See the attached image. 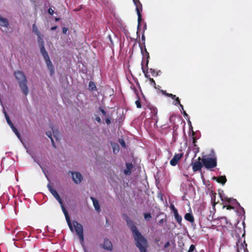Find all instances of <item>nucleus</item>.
<instances>
[{
    "label": "nucleus",
    "mask_w": 252,
    "mask_h": 252,
    "mask_svg": "<svg viewBox=\"0 0 252 252\" xmlns=\"http://www.w3.org/2000/svg\"><path fill=\"white\" fill-rule=\"evenodd\" d=\"M125 220L132 233L136 246L139 249L140 252H147L148 241L147 239L138 231L133 221L127 216H126Z\"/></svg>",
    "instance_id": "f257e3e1"
},
{
    "label": "nucleus",
    "mask_w": 252,
    "mask_h": 252,
    "mask_svg": "<svg viewBox=\"0 0 252 252\" xmlns=\"http://www.w3.org/2000/svg\"><path fill=\"white\" fill-rule=\"evenodd\" d=\"M14 75L19 83L23 94L27 96L29 93V90L27 86V80L25 74L22 71L17 70L14 72Z\"/></svg>",
    "instance_id": "f03ea898"
},
{
    "label": "nucleus",
    "mask_w": 252,
    "mask_h": 252,
    "mask_svg": "<svg viewBox=\"0 0 252 252\" xmlns=\"http://www.w3.org/2000/svg\"><path fill=\"white\" fill-rule=\"evenodd\" d=\"M204 167L207 169H211L216 167L217 165V159L215 158H205L201 159Z\"/></svg>",
    "instance_id": "7ed1b4c3"
},
{
    "label": "nucleus",
    "mask_w": 252,
    "mask_h": 252,
    "mask_svg": "<svg viewBox=\"0 0 252 252\" xmlns=\"http://www.w3.org/2000/svg\"><path fill=\"white\" fill-rule=\"evenodd\" d=\"M73 223L76 234L80 239V243L82 245H83L84 243V234L83 226L82 225V224L78 223L76 221H74L73 222Z\"/></svg>",
    "instance_id": "20e7f679"
},
{
    "label": "nucleus",
    "mask_w": 252,
    "mask_h": 252,
    "mask_svg": "<svg viewBox=\"0 0 252 252\" xmlns=\"http://www.w3.org/2000/svg\"><path fill=\"white\" fill-rule=\"evenodd\" d=\"M134 2L136 10L137 11V14L138 16V26L137 29H139L140 26V22L142 20V15L141 14V11H142V5L139 0H132Z\"/></svg>",
    "instance_id": "39448f33"
},
{
    "label": "nucleus",
    "mask_w": 252,
    "mask_h": 252,
    "mask_svg": "<svg viewBox=\"0 0 252 252\" xmlns=\"http://www.w3.org/2000/svg\"><path fill=\"white\" fill-rule=\"evenodd\" d=\"M202 158L200 157L198 158V160L191 163L192 170L193 172L201 171L203 166L202 162H201Z\"/></svg>",
    "instance_id": "423d86ee"
},
{
    "label": "nucleus",
    "mask_w": 252,
    "mask_h": 252,
    "mask_svg": "<svg viewBox=\"0 0 252 252\" xmlns=\"http://www.w3.org/2000/svg\"><path fill=\"white\" fill-rule=\"evenodd\" d=\"M4 114L6 122L8 123V125L10 126L13 131L15 133V134L18 137V138L20 139V134L18 129L15 127L13 123L11 122L9 117L8 116L6 112H4Z\"/></svg>",
    "instance_id": "0eeeda50"
},
{
    "label": "nucleus",
    "mask_w": 252,
    "mask_h": 252,
    "mask_svg": "<svg viewBox=\"0 0 252 252\" xmlns=\"http://www.w3.org/2000/svg\"><path fill=\"white\" fill-rule=\"evenodd\" d=\"M60 205L61 206L62 210L65 216V219H66V222L67 223V224H68L70 230L71 231H73V227L71 224L68 213L67 211H66V209L65 208L64 206H63V202H62V204H60Z\"/></svg>",
    "instance_id": "6e6552de"
},
{
    "label": "nucleus",
    "mask_w": 252,
    "mask_h": 252,
    "mask_svg": "<svg viewBox=\"0 0 252 252\" xmlns=\"http://www.w3.org/2000/svg\"><path fill=\"white\" fill-rule=\"evenodd\" d=\"M71 173L72 175V179L74 182L76 184H80L83 179L81 174L78 172L71 171Z\"/></svg>",
    "instance_id": "1a4fd4ad"
},
{
    "label": "nucleus",
    "mask_w": 252,
    "mask_h": 252,
    "mask_svg": "<svg viewBox=\"0 0 252 252\" xmlns=\"http://www.w3.org/2000/svg\"><path fill=\"white\" fill-rule=\"evenodd\" d=\"M47 187L51 194L57 199V200H58L59 203L60 204H62L63 200L57 191L55 189H53L50 185H48Z\"/></svg>",
    "instance_id": "9d476101"
},
{
    "label": "nucleus",
    "mask_w": 252,
    "mask_h": 252,
    "mask_svg": "<svg viewBox=\"0 0 252 252\" xmlns=\"http://www.w3.org/2000/svg\"><path fill=\"white\" fill-rule=\"evenodd\" d=\"M183 154H176L174 155L173 158L171 159L170 163L172 166H175L177 164L179 161L182 158Z\"/></svg>",
    "instance_id": "9b49d317"
},
{
    "label": "nucleus",
    "mask_w": 252,
    "mask_h": 252,
    "mask_svg": "<svg viewBox=\"0 0 252 252\" xmlns=\"http://www.w3.org/2000/svg\"><path fill=\"white\" fill-rule=\"evenodd\" d=\"M112 244L108 239H105L103 245V248L107 250L111 251L112 250Z\"/></svg>",
    "instance_id": "f8f14e48"
},
{
    "label": "nucleus",
    "mask_w": 252,
    "mask_h": 252,
    "mask_svg": "<svg viewBox=\"0 0 252 252\" xmlns=\"http://www.w3.org/2000/svg\"><path fill=\"white\" fill-rule=\"evenodd\" d=\"M126 169L124 170V173L126 175H130L131 174L133 165L131 163L126 162Z\"/></svg>",
    "instance_id": "ddd939ff"
},
{
    "label": "nucleus",
    "mask_w": 252,
    "mask_h": 252,
    "mask_svg": "<svg viewBox=\"0 0 252 252\" xmlns=\"http://www.w3.org/2000/svg\"><path fill=\"white\" fill-rule=\"evenodd\" d=\"M0 26L5 28H8L9 26V22L8 20L1 16H0Z\"/></svg>",
    "instance_id": "4468645a"
},
{
    "label": "nucleus",
    "mask_w": 252,
    "mask_h": 252,
    "mask_svg": "<svg viewBox=\"0 0 252 252\" xmlns=\"http://www.w3.org/2000/svg\"><path fill=\"white\" fill-rule=\"evenodd\" d=\"M91 199L93 201V205H94V206L95 209L98 212H99L100 211V206H99L98 201H97V200L96 198H95L94 197H91Z\"/></svg>",
    "instance_id": "2eb2a0df"
},
{
    "label": "nucleus",
    "mask_w": 252,
    "mask_h": 252,
    "mask_svg": "<svg viewBox=\"0 0 252 252\" xmlns=\"http://www.w3.org/2000/svg\"><path fill=\"white\" fill-rule=\"evenodd\" d=\"M185 220L189 221L191 223L193 222L194 221V219L193 215L189 213H188L185 214Z\"/></svg>",
    "instance_id": "dca6fc26"
},
{
    "label": "nucleus",
    "mask_w": 252,
    "mask_h": 252,
    "mask_svg": "<svg viewBox=\"0 0 252 252\" xmlns=\"http://www.w3.org/2000/svg\"><path fill=\"white\" fill-rule=\"evenodd\" d=\"M39 47L40 48V53L44 58H47L48 56H49L48 54L44 47V45L39 46Z\"/></svg>",
    "instance_id": "f3484780"
},
{
    "label": "nucleus",
    "mask_w": 252,
    "mask_h": 252,
    "mask_svg": "<svg viewBox=\"0 0 252 252\" xmlns=\"http://www.w3.org/2000/svg\"><path fill=\"white\" fill-rule=\"evenodd\" d=\"M227 181L226 178L225 176H220L217 178V181L219 183L224 185Z\"/></svg>",
    "instance_id": "a211bd4d"
},
{
    "label": "nucleus",
    "mask_w": 252,
    "mask_h": 252,
    "mask_svg": "<svg viewBox=\"0 0 252 252\" xmlns=\"http://www.w3.org/2000/svg\"><path fill=\"white\" fill-rule=\"evenodd\" d=\"M37 36L39 46L44 45L43 35L41 33H40V35H37Z\"/></svg>",
    "instance_id": "6ab92c4d"
},
{
    "label": "nucleus",
    "mask_w": 252,
    "mask_h": 252,
    "mask_svg": "<svg viewBox=\"0 0 252 252\" xmlns=\"http://www.w3.org/2000/svg\"><path fill=\"white\" fill-rule=\"evenodd\" d=\"M32 32L35 33L36 35H40V32L39 31L38 27L36 25L35 23L32 25Z\"/></svg>",
    "instance_id": "aec40b11"
},
{
    "label": "nucleus",
    "mask_w": 252,
    "mask_h": 252,
    "mask_svg": "<svg viewBox=\"0 0 252 252\" xmlns=\"http://www.w3.org/2000/svg\"><path fill=\"white\" fill-rule=\"evenodd\" d=\"M226 202L230 203L232 205L236 204L238 206H240L239 203L237 201L236 199L228 197Z\"/></svg>",
    "instance_id": "412c9836"
},
{
    "label": "nucleus",
    "mask_w": 252,
    "mask_h": 252,
    "mask_svg": "<svg viewBox=\"0 0 252 252\" xmlns=\"http://www.w3.org/2000/svg\"><path fill=\"white\" fill-rule=\"evenodd\" d=\"M46 135L50 138L51 140V142H52V146L54 147V148H56V145H55V142L53 140V138H52V132L51 131H47L46 132Z\"/></svg>",
    "instance_id": "4be33fe9"
},
{
    "label": "nucleus",
    "mask_w": 252,
    "mask_h": 252,
    "mask_svg": "<svg viewBox=\"0 0 252 252\" xmlns=\"http://www.w3.org/2000/svg\"><path fill=\"white\" fill-rule=\"evenodd\" d=\"M89 90L92 91H95L96 90V87L95 84L94 83V82H93L92 81H90L89 82Z\"/></svg>",
    "instance_id": "5701e85b"
},
{
    "label": "nucleus",
    "mask_w": 252,
    "mask_h": 252,
    "mask_svg": "<svg viewBox=\"0 0 252 252\" xmlns=\"http://www.w3.org/2000/svg\"><path fill=\"white\" fill-rule=\"evenodd\" d=\"M240 239H239L238 241L236 243V245H237V250H236V251L237 252H240V250H242V249H244V245L242 244V242H241V245H240V247H239V243H240Z\"/></svg>",
    "instance_id": "b1692460"
},
{
    "label": "nucleus",
    "mask_w": 252,
    "mask_h": 252,
    "mask_svg": "<svg viewBox=\"0 0 252 252\" xmlns=\"http://www.w3.org/2000/svg\"><path fill=\"white\" fill-rule=\"evenodd\" d=\"M219 194L220 195V197L221 200L223 202H226L228 197L225 196L224 194H223V191H221V192H219Z\"/></svg>",
    "instance_id": "393cba45"
},
{
    "label": "nucleus",
    "mask_w": 252,
    "mask_h": 252,
    "mask_svg": "<svg viewBox=\"0 0 252 252\" xmlns=\"http://www.w3.org/2000/svg\"><path fill=\"white\" fill-rule=\"evenodd\" d=\"M142 70L145 77L147 78H150V75L148 74V69L144 68L143 63H142Z\"/></svg>",
    "instance_id": "a878e982"
},
{
    "label": "nucleus",
    "mask_w": 252,
    "mask_h": 252,
    "mask_svg": "<svg viewBox=\"0 0 252 252\" xmlns=\"http://www.w3.org/2000/svg\"><path fill=\"white\" fill-rule=\"evenodd\" d=\"M51 129L52 130L54 137L56 138L57 140H58L59 136L58 131L57 130L55 129L53 127H51Z\"/></svg>",
    "instance_id": "bb28decb"
},
{
    "label": "nucleus",
    "mask_w": 252,
    "mask_h": 252,
    "mask_svg": "<svg viewBox=\"0 0 252 252\" xmlns=\"http://www.w3.org/2000/svg\"><path fill=\"white\" fill-rule=\"evenodd\" d=\"M150 109L151 110V113H152V116H154V117L157 116V114H158V110H157V108L152 106V107H150Z\"/></svg>",
    "instance_id": "cd10ccee"
},
{
    "label": "nucleus",
    "mask_w": 252,
    "mask_h": 252,
    "mask_svg": "<svg viewBox=\"0 0 252 252\" xmlns=\"http://www.w3.org/2000/svg\"><path fill=\"white\" fill-rule=\"evenodd\" d=\"M47 68L50 71V75H53L55 73L54 66L53 64L47 66Z\"/></svg>",
    "instance_id": "c85d7f7f"
},
{
    "label": "nucleus",
    "mask_w": 252,
    "mask_h": 252,
    "mask_svg": "<svg viewBox=\"0 0 252 252\" xmlns=\"http://www.w3.org/2000/svg\"><path fill=\"white\" fill-rule=\"evenodd\" d=\"M175 220H176L177 222L179 224H181L182 218V217L179 215V214H177L174 216Z\"/></svg>",
    "instance_id": "c756f323"
},
{
    "label": "nucleus",
    "mask_w": 252,
    "mask_h": 252,
    "mask_svg": "<svg viewBox=\"0 0 252 252\" xmlns=\"http://www.w3.org/2000/svg\"><path fill=\"white\" fill-rule=\"evenodd\" d=\"M216 193H214L212 194L211 196V201L212 202V204L213 206H215L216 204H217V202H216Z\"/></svg>",
    "instance_id": "7c9ffc66"
},
{
    "label": "nucleus",
    "mask_w": 252,
    "mask_h": 252,
    "mask_svg": "<svg viewBox=\"0 0 252 252\" xmlns=\"http://www.w3.org/2000/svg\"><path fill=\"white\" fill-rule=\"evenodd\" d=\"M188 252H197L195 246L193 244L191 245Z\"/></svg>",
    "instance_id": "2f4dec72"
},
{
    "label": "nucleus",
    "mask_w": 252,
    "mask_h": 252,
    "mask_svg": "<svg viewBox=\"0 0 252 252\" xmlns=\"http://www.w3.org/2000/svg\"><path fill=\"white\" fill-rule=\"evenodd\" d=\"M44 59L45 60L47 66L53 64L50 59L49 56H48L47 58H45Z\"/></svg>",
    "instance_id": "473e14b6"
},
{
    "label": "nucleus",
    "mask_w": 252,
    "mask_h": 252,
    "mask_svg": "<svg viewBox=\"0 0 252 252\" xmlns=\"http://www.w3.org/2000/svg\"><path fill=\"white\" fill-rule=\"evenodd\" d=\"M138 99L135 101V104L136 105V106L138 108H141V100L139 98V96L137 95Z\"/></svg>",
    "instance_id": "72a5a7b5"
},
{
    "label": "nucleus",
    "mask_w": 252,
    "mask_h": 252,
    "mask_svg": "<svg viewBox=\"0 0 252 252\" xmlns=\"http://www.w3.org/2000/svg\"><path fill=\"white\" fill-rule=\"evenodd\" d=\"M144 219L147 220H149L152 218L151 214L149 213H145L144 214Z\"/></svg>",
    "instance_id": "f704fd0d"
},
{
    "label": "nucleus",
    "mask_w": 252,
    "mask_h": 252,
    "mask_svg": "<svg viewBox=\"0 0 252 252\" xmlns=\"http://www.w3.org/2000/svg\"><path fill=\"white\" fill-rule=\"evenodd\" d=\"M165 95L168 97H171L173 99H174L176 97L175 95L167 93H165Z\"/></svg>",
    "instance_id": "c9c22d12"
},
{
    "label": "nucleus",
    "mask_w": 252,
    "mask_h": 252,
    "mask_svg": "<svg viewBox=\"0 0 252 252\" xmlns=\"http://www.w3.org/2000/svg\"><path fill=\"white\" fill-rule=\"evenodd\" d=\"M151 82V85L155 87V88H156V82H155V81L153 79V78H151L150 77V78H148Z\"/></svg>",
    "instance_id": "e433bc0d"
},
{
    "label": "nucleus",
    "mask_w": 252,
    "mask_h": 252,
    "mask_svg": "<svg viewBox=\"0 0 252 252\" xmlns=\"http://www.w3.org/2000/svg\"><path fill=\"white\" fill-rule=\"evenodd\" d=\"M150 71L153 76H157L158 75V73L156 71V70L153 68H150Z\"/></svg>",
    "instance_id": "4c0bfd02"
},
{
    "label": "nucleus",
    "mask_w": 252,
    "mask_h": 252,
    "mask_svg": "<svg viewBox=\"0 0 252 252\" xmlns=\"http://www.w3.org/2000/svg\"><path fill=\"white\" fill-rule=\"evenodd\" d=\"M223 208H226L227 210L233 209L234 207L231 205H224Z\"/></svg>",
    "instance_id": "58836bf2"
},
{
    "label": "nucleus",
    "mask_w": 252,
    "mask_h": 252,
    "mask_svg": "<svg viewBox=\"0 0 252 252\" xmlns=\"http://www.w3.org/2000/svg\"><path fill=\"white\" fill-rule=\"evenodd\" d=\"M175 101H176V102H175V105H177V104L179 105V104H180V99H179V97H176V98H175Z\"/></svg>",
    "instance_id": "ea45409f"
},
{
    "label": "nucleus",
    "mask_w": 252,
    "mask_h": 252,
    "mask_svg": "<svg viewBox=\"0 0 252 252\" xmlns=\"http://www.w3.org/2000/svg\"><path fill=\"white\" fill-rule=\"evenodd\" d=\"M120 143L123 147L125 148L126 144L123 140H122L120 142Z\"/></svg>",
    "instance_id": "a19ab883"
},
{
    "label": "nucleus",
    "mask_w": 252,
    "mask_h": 252,
    "mask_svg": "<svg viewBox=\"0 0 252 252\" xmlns=\"http://www.w3.org/2000/svg\"><path fill=\"white\" fill-rule=\"evenodd\" d=\"M54 10L51 8H49V9H48V13L50 14V15H53L54 14Z\"/></svg>",
    "instance_id": "79ce46f5"
},
{
    "label": "nucleus",
    "mask_w": 252,
    "mask_h": 252,
    "mask_svg": "<svg viewBox=\"0 0 252 252\" xmlns=\"http://www.w3.org/2000/svg\"><path fill=\"white\" fill-rule=\"evenodd\" d=\"M67 30H68V29L67 28L63 27V30H62L63 33L66 34Z\"/></svg>",
    "instance_id": "37998d69"
},
{
    "label": "nucleus",
    "mask_w": 252,
    "mask_h": 252,
    "mask_svg": "<svg viewBox=\"0 0 252 252\" xmlns=\"http://www.w3.org/2000/svg\"><path fill=\"white\" fill-rule=\"evenodd\" d=\"M165 221V219H161L160 220H159L158 222V223L159 224H162Z\"/></svg>",
    "instance_id": "c03bdc74"
},
{
    "label": "nucleus",
    "mask_w": 252,
    "mask_h": 252,
    "mask_svg": "<svg viewBox=\"0 0 252 252\" xmlns=\"http://www.w3.org/2000/svg\"><path fill=\"white\" fill-rule=\"evenodd\" d=\"M105 121H106V123L108 125H110V123H111V120H110V118H107V119H106Z\"/></svg>",
    "instance_id": "a18cd8bd"
},
{
    "label": "nucleus",
    "mask_w": 252,
    "mask_h": 252,
    "mask_svg": "<svg viewBox=\"0 0 252 252\" xmlns=\"http://www.w3.org/2000/svg\"><path fill=\"white\" fill-rule=\"evenodd\" d=\"M169 246H170V243H169V242H167L165 244V245H164V248H165V249H166V248H167L168 247H169Z\"/></svg>",
    "instance_id": "49530a36"
},
{
    "label": "nucleus",
    "mask_w": 252,
    "mask_h": 252,
    "mask_svg": "<svg viewBox=\"0 0 252 252\" xmlns=\"http://www.w3.org/2000/svg\"><path fill=\"white\" fill-rule=\"evenodd\" d=\"M193 144H194V147H196V139L195 138V137H193V141H192Z\"/></svg>",
    "instance_id": "de8ad7c7"
},
{
    "label": "nucleus",
    "mask_w": 252,
    "mask_h": 252,
    "mask_svg": "<svg viewBox=\"0 0 252 252\" xmlns=\"http://www.w3.org/2000/svg\"><path fill=\"white\" fill-rule=\"evenodd\" d=\"M173 213L174 214V216L178 214V210H177L176 208L173 209Z\"/></svg>",
    "instance_id": "09e8293b"
},
{
    "label": "nucleus",
    "mask_w": 252,
    "mask_h": 252,
    "mask_svg": "<svg viewBox=\"0 0 252 252\" xmlns=\"http://www.w3.org/2000/svg\"><path fill=\"white\" fill-rule=\"evenodd\" d=\"M101 112L103 116H105L106 115V112L103 109H101Z\"/></svg>",
    "instance_id": "8fccbe9b"
},
{
    "label": "nucleus",
    "mask_w": 252,
    "mask_h": 252,
    "mask_svg": "<svg viewBox=\"0 0 252 252\" xmlns=\"http://www.w3.org/2000/svg\"><path fill=\"white\" fill-rule=\"evenodd\" d=\"M141 40L142 41H143L144 42H145V37L144 35V34H142V37H141Z\"/></svg>",
    "instance_id": "3c124183"
},
{
    "label": "nucleus",
    "mask_w": 252,
    "mask_h": 252,
    "mask_svg": "<svg viewBox=\"0 0 252 252\" xmlns=\"http://www.w3.org/2000/svg\"><path fill=\"white\" fill-rule=\"evenodd\" d=\"M57 28V26H54V27H52L51 28V30L52 31H54V30H55Z\"/></svg>",
    "instance_id": "603ef678"
},
{
    "label": "nucleus",
    "mask_w": 252,
    "mask_h": 252,
    "mask_svg": "<svg viewBox=\"0 0 252 252\" xmlns=\"http://www.w3.org/2000/svg\"><path fill=\"white\" fill-rule=\"evenodd\" d=\"M170 208L172 210V211L173 210V209L176 208L173 204L171 205Z\"/></svg>",
    "instance_id": "864d4df0"
},
{
    "label": "nucleus",
    "mask_w": 252,
    "mask_h": 252,
    "mask_svg": "<svg viewBox=\"0 0 252 252\" xmlns=\"http://www.w3.org/2000/svg\"><path fill=\"white\" fill-rule=\"evenodd\" d=\"M198 152H199V148H196V149L195 151H194V152H195V154H196V153ZM195 156H196V155H195Z\"/></svg>",
    "instance_id": "5fc2aeb1"
},
{
    "label": "nucleus",
    "mask_w": 252,
    "mask_h": 252,
    "mask_svg": "<svg viewBox=\"0 0 252 252\" xmlns=\"http://www.w3.org/2000/svg\"><path fill=\"white\" fill-rule=\"evenodd\" d=\"M96 120H97V121L98 122H101V119H100V118H99V117H97V118H96Z\"/></svg>",
    "instance_id": "6e6d98bb"
},
{
    "label": "nucleus",
    "mask_w": 252,
    "mask_h": 252,
    "mask_svg": "<svg viewBox=\"0 0 252 252\" xmlns=\"http://www.w3.org/2000/svg\"><path fill=\"white\" fill-rule=\"evenodd\" d=\"M180 105V107H181V108L184 110V107L183 106V105H182L181 103L179 104Z\"/></svg>",
    "instance_id": "4d7b16f0"
},
{
    "label": "nucleus",
    "mask_w": 252,
    "mask_h": 252,
    "mask_svg": "<svg viewBox=\"0 0 252 252\" xmlns=\"http://www.w3.org/2000/svg\"><path fill=\"white\" fill-rule=\"evenodd\" d=\"M183 114L185 116H188V114H187V113L185 111H184L183 112Z\"/></svg>",
    "instance_id": "13d9d810"
},
{
    "label": "nucleus",
    "mask_w": 252,
    "mask_h": 252,
    "mask_svg": "<svg viewBox=\"0 0 252 252\" xmlns=\"http://www.w3.org/2000/svg\"><path fill=\"white\" fill-rule=\"evenodd\" d=\"M59 20H60V19H59V18H55V20H56V21H58Z\"/></svg>",
    "instance_id": "bf43d9fd"
},
{
    "label": "nucleus",
    "mask_w": 252,
    "mask_h": 252,
    "mask_svg": "<svg viewBox=\"0 0 252 252\" xmlns=\"http://www.w3.org/2000/svg\"><path fill=\"white\" fill-rule=\"evenodd\" d=\"M161 92H162V94H164V95H165V93H166L165 91H164L163 90Z\"/></svg>",
    "instance_id": "052dcab7"
},
{
    "label": "nucleus",
    "mask_w": 252,
    "mask_h": 252,
    "mask_svg": "<svg viewBox=\"0 0 252 252\" xmlns=\"http://www.w3.org/2000/svg\"><path fill=\"white\" fill-rule=\"evenodd\" d=\"M148 62H149V61H148V60H147V63H146V66H147V67H148Z\"/></svg>",
    "instance_id": "680f3d73"
},
{
    "label": "nucleus",
    "mask_w": 252,
    "mask_h": 252,
    "mask_svg": "<svg viewBox=\"0 0 252 252\" xmlns=\"http://www.w3.org/2000/svg\"><path fill=\"white\" fill-rule=\"evenodd\" d=\"M244 244L245 245V246L246 247L247 246V244H246V242H245V241H244Z\"/></svg>",
    "instance_id": "e2e57ef3"
},
{
    "label": "nucleus",
    "mask_w": 252,
    "mask_h": 252,
    "mask_svg": "<svg viewBox=\"0 0 252 252\" xmlns=\"http://www.w3.org/2000/svg\"><path fill=\"white\" fill-rule=\"evenodd\" d=\"M194 134H195L194 132L192 131V135L194 136Z\"/></svg>",
    "instance_id": "0e129e2a"
}]
</instances>
